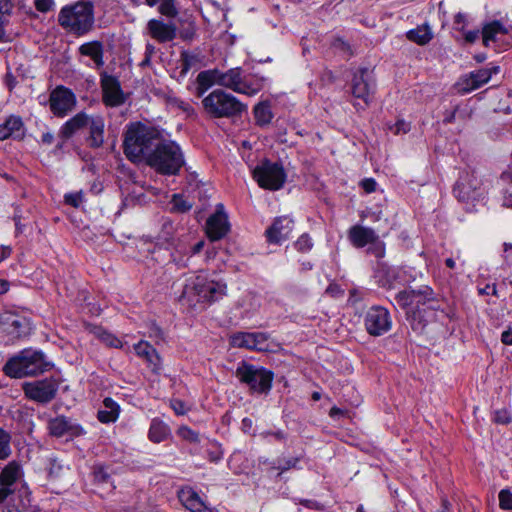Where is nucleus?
I'll use <instances>...</instances> for the list:
<instances>
[{
  "mask_svg": "<svg viewBox=\"0 0 512 512\" xmlns=\"http://www.w3.org/2000/svg\"><path fill=\"white\" fill-rule=\"evenodd\" d=\"M171 434L169 426L160 419H153L148 431V438L153 443L165 441Z\"/></svg>",
  "mask_w": 512,
  "mask_h": 512,
  "instance_id": "nucleus-35",
  "label": "nucleus"
},
{
  "mask_svg": "<svg viewBox=\"0 0 512 512\" xmlns=\"http://www.w3.org/2000/svg\"><path fill=\"white\" fill-rule=\"evenodd\" d=\"M147 34L158 43L173 41L177 36V26L174 22H164L162 19H150L146 25Z\"/></svg>",
  "mask_w": 512,
  "mask_h": 512,
  "instance_id": "nucleus-19",
  "label": "nucleus"
},
{
  "mask_svg": "<svg viewBox=\"0 0 512 512\" xmlns=\"http://www.w3.org/2000/svg\"><path fill=\"white\" fill-rule=\"evenodd\" d=\"M53 141H54V136H53V134H52V133H50V132L44 133V134L42 135V137H41V142H42L43 144L50 145V144H52V143H53Z\"/></svg>",
  "mask_w": 512,
  "mask_h": 512,
  "instance_id": "nucleus-63",
  "label": "nucleus"
},
{
  "mask_svg": "<svg viewBox=\"0 0 512 512\" xmlns=\"http://www.w3.org/2000/svg\"><path fill=\"white\" fill-rule=\"evenodd\" d=\"M89 137L88 144L92 148H99L104 143V119L101 116H91L88 125Z\"/></svg>",
  "mask_w": 512,
  "mask_h": 512,
  "instance_id": "nucleus-27",
  "label": "nucleus"
},
{
  "mask_svg": "<svg viewBox=\"0 0 512 512\" xmlns=\"http://www.w3.org/2000/svg\"><path fill=\"white\" fill-rule=\"evenodd\" d=\"M94 480L98 483H109L111 475L108 472L107 467L103 465H96L93 468Z\"/></svg>",
  "mask_w": 512,
  "mask_h": 512,
  "instance_id": "nucleus-47",
  "label": "nucleus"
},
{
  "mask_svg": "<svg viewBox=\"0 0 512 512\" xmlns=\"http://www.w3.org/2000/svg\"><path fill=\"white\" fill-rule=\"evenodd\" d=\"M367 253L372 254L376 258H383L385 256V243L377 238L373 240L367 249Z\"/></svg>",
  "mask_w": 512,
  "mask_h": 512,
  "instance_id": "nucleus-44",
  "label": "nucleus"
},
{
  "mask_svg": "<svg viewBox=\"0 0 512 512\" xmlns=\"http://www.w3.org/2000/svg\"><path fill=\"white\" fill-rule=\"evenodd\" d=\"M195 25L193 22H189L187 27H184L181 32L180 36L183 40H192L195 36Z\"/></svg>",
  "mask_w": 512,
  "mask_h": 512,
  "instance_id": "nucleus-53",
  "label": "nucleus"
},
{
  "mask_svg": "<svg viewBox=\"0 0 512 512\" xmlns=\"http://www.w3.org/2000/svg\"><path fill=\"white\" fill-rule=\"evenodd\" d=\"M299 503L309 509L321 510L323 508V506L315 500L301 499Z\"/></svg>",
  "mask_w": 512,
  "mask_h": 512,
  "instance_id": "nucleus-61",
  "label": "nucleus"
},
{
  "mask_svg": "<svg viewBox=\"0 0 512 512\" xmlns=\"http://www.w3.org/2000/svg\"><path fill=\"white\" fill-rule=\"evenodd\" d=\"M499 506L503 510H512V492L508 489H502L499 492Z\"/></svg>",
  "mask_w": 512,
  "mask_h": 512,
  "instance_id": "nucleus-49",
  "label": "nucleus"
},
{
  "mask_svg": "<svg viewBox=\"0 0 512 512\" xmlns=\"http://www.w3.org/2000/svg\"><path fill=\"white\" fill-rule=\"evenodd\" d=\"M59 385L53 378H45L23 384L24 395L37 403L51 402L58 392Z\"/></svg>",
  "mask_w": 512,
  "mask_h": 512,
  "instance_id": "nucleus-12",
  "label": "nucleus"
},
{
  "mask_svg": "<svg viewBox=\"0 0 512 512\" xmlns=\"http://www.w3.org/2000/svg\"><path fill=\"white\" fill-rule=\"evenodd\" d=\"M50 363L44 353L32 348L23 349L12 356L4 365V373L11 378L36 376L47 371Z\"/></svg>",
  "mask_w": 512,
  "mask_h": 512,
  "instance_id": "nucleus-5",
  "label": "nucleus"
},
{
  "mask_svg": "<svg viewBox=\"0 0 512 512\" xmlns=\"http://www.w3.org/2000/svg\"><path fill=\"white\" fill-rule=\"evenodd\" d=\"M171 408L177 415H184L187 411L184 402L178 399L171 401Z\"/></svg>",
  "mask_w": 512,
  "mask_h": 512,
  "instance_id": "nucleus-59",
  "label": "nucleus"
},
{
  "mask_svg": "<svg viewBox=\"0 0 512 512\" xmlns=\"http://www.w3.org/2000/svg\"><path fill=\"white\" fill-rule=\"evenodd\" d=\"M499 72L498 66H492L490 68L485 67L470 73L469 77L463 81L462 90L464 92H470L478 89L482 85L486 84L492 77V74Z\"/></svg>",
  "mask_w": 512,
  "mask_h": 512,
  "instance_id": "nucleus-24",
  "label": "nucleus"
},
{
  "mask_svg": "<svg viewBox=\"0 0 512 512\" xmlns=\"http://www.w3.org/2000/svg\"><path fill=\"white\" fill-rule=\"evenodd\" d=\"M435 300L436 295L433 289L429 286H421L418 289L402 290L395 295L397 305L406 311Z\"/></svg>",
  "mask_w": 512,
  "mask_h": 512,
  "instance_id": "nucleus-13",
  "label": "nucleus"
},
{
  "mask_svg": "<svg viewBox=\"0 0 512 512\" xmlns=\"http://www.w3.org/2000/svg\"><path fill=\"white\" fill-rule=\"evenodd\" d=\"M102 101L108 107H119L126 101V96L117 77L107 73L101 74Z\"/></svg>",
  "mask_w": 512,
  "mask_h": 512,
  "instance_id": "nucleus-15",
  "label": "nucleus"
},
{
  "mask_svg": "<svg viewBox=\"0 0 512 512\" xmlns=\"http://www.w3.org/2000/svg\"><path fill=\"white\" fill-rule=\"evenodd\" d=\"M47 427L49 434L57 438L63 436L79 437L85 434L84 428L79 423L64 415L49 419Z\"/></svg>",
  "mask_w": 512,
  "mask_h": 512,
  "instance_id": "nucleus-17",
  "label": "nucleus"
},
{
  "mask_svg": "<svg viewBox=\"0 0 512 512\" xmlns=\"http://www.w3.org/2000/svg\"><path fill=\"white\" fill-rule=\"evenodd\" d=\"M252 340L254 342V350L266 351L268 350V335L263 332H252Z\"/></svg>",
  "mask_w": 512,
  "mask_h": 512,
  "instance_id": "nucleus-46",
  "label": "nucleus"
},
{
  "mask_svg": "<svg viewBox=\"0 0 512 512\" xmlns=\"http://www.w3.org/2000/svg\"><path fill=\"white\" fill-rule=\"evenodd\" d=\"M260 437L264 440H267L268 437H273L276 441L283 442L286 440V434L282 430H276V431H262L260 434Z\"/></svg>",
  "mask_w": 512,
  "mask_h": 512,
  "instance_id": "nucleus-52",
  "label": "nucleus"
},
{
  "mask_svg": "<svg viewBox=\"0 0 512 512\" xmlns=\"http://www.w3.org/2000/svg\"><path fill=\"white\" fill-rule=\"evenodd\" d=\"M361 187L366 193H372L376 190L377 182L373 178H366L361 181Z\"/></svg>",
  "mask_w": 512,
  "mask_h": 512,
  "instance_id": "nucleus-58",
  "label": "nucleus"
},
{
  "mask_svg": "<svg viewBox=\"0 0 512 512\" xmlns=\"http://www.w3.org/2000/svg\"><path fill=\"white\" fill-rule=\"evenodd\" d=\"M34 2L36 9L42 13L50 11L54 6L53 0H34Z\"/></svg>",
  "mask_w": 512,
  "mask_h": 512,
  "instance_id": "nucleus-55",
  "label": "nucleus"
},
{
  "mask_svg": "<svg viewBox=\"0 0 512 512\" xmlns=\"http://www.w3.org/2000/svg\"><path fill=\"white\" fill-rule=\"evenodd\" d=\"M184 163L180 146L162 136L146 164L162 175H176Z\"/></svg>",
  "mask_w": 512,
  "mask_h": 512,
  "instance_id": "nucleus-4",
  "label": "nucleus"
},
{
  "mask_svg": "<svg viewBox=\"0 0 512 512\" xmlns=\"http://www.w3.org/2000/svg\"><path fill=\"white\" fill-rule=\"evenodd\" d=\"M502 205L506 208H512V194L505 193Z\"/></svg>",
  "mask_w": 512,
  "mask_h": 512,
  "instance_id": "nucleus-64",
  "label": "nucleus"
},
{
  "mask_svg": "<svg viewBox=\"0 0 512 512\" xmlns=\"http://www.w3.org/2000/svg\"><path fill=\"white\" fill-rule=\"evenodd\" d=\"M192 203L182 194H174L171 200V210L178 213L188 212L192 208Z\"/></svg>",
  "mask_w": 512,
  "mask_h": 512,
  "instance_id": "nucleus-42",
  "label": "nucleus"
},
{
  "mask_svg": "<svg viewBox=\"0 0 512 512\" xmlns=\"http://www.w3.org/2000/svg\"><path fill=\"white\" fill-rule=\"evenodd\" d=\"M177 434L179 437H181L183 440H186L190 443H199L200 437L198 432L192 430L191 428L187 426H181L177 430Z\"/></svg>",
  "mask_w": 512,
  "mask_h": 512,
  "instance_id": "nucleus-45",
  "label": "nucleus"
},
{
  "mask_svg": "<svg viewBox=\"0 0 512 512\" xmlns=\"http://www.w3.org/2000/svg\"><path fill=\"white\" fill-rule=\"evenodd\" d=\"M179 500L191 512H208L200 496L192 488H183L178 493Z\"/></svg>",
  "mask_w": 512,
  "mask_h": 512,
  "instance_id": "nucleus-28",
  "label": "nucleus"
},
{
  "mask_svg": "<svg viewBox=\"0 0 512 512\" xmlns=\"http://www.w3.org/2000/svg\"><path fill=\"white\" fill-rule=\"evenodd\" d=\"M408 40L418 44L426 45L433 38L430 27L426 24L417 26L415 29H411L406 33Z\"/></svg>",
  "mask_w": 512,
  "mask_h": 512,
  "instance_id": "nucleus-36",
  "label": "nucleus"
},
{
  "mask_svg": "<svg viewBox=\"0 0 512 512\" xmlns=\"http://www.w3.org/2000/svg\"><path fill=\"white\" fill-rule=\"evenodd\" d=\"M253 178L261 188L276 191L283 187L286 173L281 163L265 159L253 170Z\"/></svg>",
  "mask_w": 512,
  "mask_h": 512,
  "instance_id": "nucleus-10",
  "label": "nucleus"
},
{
  "mask_svg": "<svg viewBox=\"0 0 512 512\" xmlns=\"http://www.w3.org/2000/svg\"><path fill=\"white\" fill-rule=\"evenodd\" d=\"M229 230L227 215L223 212V205H218L216 212L206 222V233L215 241L223 238Z\"/></svg>",
  "mask_w": 512,
  "mask_h": 512,
  "instance_id": "nucleus-22",
  "label": "nucleus"
},
{
  "mask_svg": "<svg viewBox=\"0 0 512 512\" xmlns=\"http://www.w3.org/2000/svg\"><path fill=\"white\" fill-rule=\"evenodd\" d=\"M62 470H63V466L56 459L50 460V464H49V468H48V473L50 476L58 477L61 474Z\"/></svg>",
  "mask_w": 512,
  "mask_h": 512,
  "instance_id": "nucleus-56",
  "label": "nucleus"
},
{
  "mask_svg": "<svg viewBox=\"0 0 512 512\" xmlns=\"http://www.w3.org/2000/svg\"><path fill=\"white\" fill-rule=\"evenodd\" d=\"M494 420L499 424H508L511 422V416L507 410H498L495 412Z\"/></svg>",
  "mask_w": 512,
  "mask_h": 512,
  "instance_id": "nucleus-57",
  "label": "nucleus"
},
{
  "mask_svg": "<svg viewBox=\"0 0 512 512\" xmlns=\"http://www.w3.org/2000/svg\"><path fill=\"white\" fill-rule=\"evenodd\" d=\"M348 238L356 248H363L377 238L374 229L361 225H354L348 231Z\"/></svg>",
  "mask_w": 512,
  "mask_h": 512,
  "instance_id": "nucleus-26",
  "label": "nucleus"
},
{
  "mask_svg": "<svg viewBox=\"0 0 512 512\" xmlns=\"http://www.w3.org/2000/svg\"><path fill=\"white\" fill-rule=\"evenodd\" d=\"M501 340L506 345H512V329L504 331L501 335Z\"/></svg>",
  "mask_w": 512,
  "mask_h": 512,
  "instance_id": "nucleus-62",
  "label": "nucleus"
},
{
  "mask_svg": "<svg viewBox=\"0 0 512 512\" xmlns=\"http://www.w3.org/2000/svg\"><path fill=\"white\" fill-rule=\"evenodd\" d=\"M23 128L22 119L19 116H10L0 125V140H6L9 137H19Z\"/></svg>",
  "mask_w": 512,
  "mask_h": 512,
  "instance_id": "nucleus-33",
  "label": "nucleus"
},
{
  "mask_svg": "<svg viewBox=\"0 0 512 512\" xmlns=\"http://www.w3.org/2000/svg\"><path fill=\"white\" fill-rule=\"evenodd\" d=\"M205 113L211 118H233L247 110V105L223 89H215L202 100Z\"/></svg>",
  "mask_w": 512,
  "mask_h": 512,
  "instance_id": "nucleus-6",
  "label": "nucleus"
},
{
  "mask_svg": "<svg viewBox=\"0 0 512 512\" xmlns=\"http://www.w3.org/2000/svg\"><path fill=\"white\" fill-rule=\"evenodd\" d=\"M78 50L81 55L91 58L96 68H101L104 66V47L102 42H86L82 44Z\"/></svg>",
  "mask_w": 512,
  "mask_h": 512,
  "instance_id": "nucleus-29",
  "label": "nucleus"
},
{
  "mask_svg": "<svg viewBox=\"0 0 512 512\" xmlns=\"http://www.w3.org/2000/svg\"><path fill=\"white\" fill-rule=\"evenodd\" d=\"M196 57L194 55H191L187 52H183L181 54V61H182V69L183 71H188L191 69L193 63L195 62Z\"/></svg>",
  "mask_w": 512,
  "mask_h": 512,
  "instance_id": "nucleus-54",
  "label": "nucleus"
},
{
  "mask_svg": "<svg viewBox=\"0 0 512 512\" xmlns=\"http://www.w3.org/2000/svg\"><path fill=\"white\" fill-rule=\"evenodd\" d=\"M295 248L302 253L309 252L313 247V242L308 234H302L295 242Z\"/></svg>",
  "mask_w": 512,
  "mask_h": 512,
  "instance_id": "nucleus-48",
  "label": "nucleus"
},
{
  "mask_svg": "<svg viewBox=\"0 0 512 512\" xmlns=\"http://www.w3.org/2000/svg\"><path fill=\"white\" fill-rule=\"evenodd\" d=\"M294 221L288 216L275 218L273 224L266 230L269 243L280 244L287 240L293 230Z\"/></svg>",
  "mask_w": 512,
  "mask_h": 512,
  "instance_id": "nucleus-21",
  "label": "nucleus"
},
{
  "mask_svg": "<svg viewBox=\"0 0 512 512\" xmlns=\"http://www.w3.org/2000/svg\"><path fill=\"white\" fill-rule=\"evenodd\" d=\"M352 94L368 105L376 91V82L373 71L368 68H359L353 74L351 84Z\"/></svg>",
  "mask_w": 512,
  "mask_h": 512,
  "instance_id": "nucleus-14",
  "label": "nucleus"
},
{
  "mask_svg": "<svg viewBox=\"0 0 512 512\" xmlns=\"http://www.w3.org/2000/svg\"><path fill=\"white\" fill-rule=\"evenodd\" d=\"M219 69L201 71L196 78L197 96L202 97L213 85H218Z\"/></svg>",
  "mask_w": 512,
  "mask_h": 512,
  "instance_id": "nucleus-31",
  "label": "nucleus"
},
{
  "mask_svg": "<svg viewBox=\"0 0 512 512\" xmlns=\"http://www.w3.org/2000/svg\"><path fill=\"white\" fill-rule=\"evenodd\" d=\"M58 23L68 33L78 37L90 33L95 25L94 2L78 0L63 6L58 13Z\"/></svg>",
  "mask_w": 512,
  "mask_h": 512,
  "instance_id": "nucleus-2",
  "label": "nucleus"
},
{
  "mask_svg": "<svg viewBox=\"0 0 512 512\" xmlns=\"http://www.w3.org/2000/svg\"><path fill=\"white\" fill-rule=\"evenodd\" d=\"M120 413V406L110 397H106L103 400V409H100L97 413V419L101 423H113L115 422Z\"/></svg>",
  "mask_w": 512,
  "mask_h": 512,
  "instance_id": "nucleus-32",
  "label": "nucleus"
},
{
  "mask_svg": "<svg viewBox=\"0 0 512 512\" xmlns=\"http://www.w3.org/2000/svg\"><path fill=\"white\" fill-rule=\"evenodd\" d=\"M256 124L259 126L268 125L273 118L270 104L268 102L258 103L253 110Z\"/></svg>",
  "mask_w": 512,
  "mask_h": 512,
  "instance_id": "nucleus-37",
  "label": "nucleus"
},
{
  "mask_svg": "<svg viewBox=\"0 0 512 512\" xmlns=\"http://www.w3.org/2000/svg\"><path fill=\"white\" fill-rule=\"evenodd\" d=\"M91 332L104 344L113 348H120L122 346V342L115 335L110 332L104 330L102 327H93Z\"/></svg>",
  "mask_w": 512,
  "mask_h": 512,
  "instance_id": "nucleus-39",
  "label": "nucleus"
},
{
  "mask_svg": "<svg viewBox=\"0 0 512 512\" xmlns=\"http://www.w3.org/2000/svg\"><path fill=\"white\" fill-rule=\"evenodd\" d=\"M64 199L66 204L78 208L82 204L84 196L82 191H79L65 194Z\"/></svg>",
  "mask_w": 512,
  "mask_h": 512,
  "instance_id": "nucleus-50",
  "label": "nucleus"
},
{
  "mask_svg": "<svg viewBox=\"0 0 512 512\" xmlns=\"http://www.w3.org/2000/svg\"><path fill=\"white\" fill-rule=\"evenodd\" d=\"M364 326L371 336H382L392 328V318L389 310L383 306L370 307L364 316Z\"/></svg>",
  "mask_w": 512,
  "mask_h": 512,
  "instance_id": "nucleus-11",
  "label": "nucleus"
},
{
  "mask_svg": "<svg viewBox=\"0 0 512 512\" xmlns=\"http://www.w3.org/2000/svg\"><path fill=\"white\" fill-rule=\"evenodd\" d=\"M134 351L138 357L146 361L147 366L153 373H160L162 369L161 357L149 342L144 340L139 341L134 344Z\"/></svg>",
  "mask_w": 512,
  "mask_h": 512,
  "instance_id": "nucleus-23",
  "label": "nucleus"
},
{
  "mask_svg": "<svg viewBox=\"0 0 512 512\" xmlns=\"http://www.w3.org/2000/svg\"><path fill=\"white\" fill-rule=\"evenodd\" d=\"M159 129L140 122L131 124L125 132L123 149L126 157L133 161L147 163L157 143L162 137Z\"/></svg>",
  "mask_w": 512,
  "mask_h": 512,
  "instance_id": "nucleus-1",
  "label": "nucleus"
},
{
  "mask_svg": "<svg viewBox=\"0 0 512 512\" xmlns=\"http://www.w3.org/2000/svg\"><path fill=\"white\" fill-rule=\"evenodd\" d=\"M410 129V126L408 123H406L404 120H399L395 123L394 127H391V130L395 133V134H399V133H406L407 131H409Z\"/></svg>",
  "mask_w": 512,
  "mask_h": 512,
  "instance_id": "nucleus-60",
  "label": "nucleus"
},
{
  "mask_svg": "<svg viewBox=\"0 0 512 512\" xmlns=\"http://www.w3.org/2000/svg\"><path fill=\"white\" fill-rule=\"evenodd\" d=\"M508 33L507 28L500 21H492L483 27V44L489 46L490 42H496L499 40V36Z\"/></svg>",
  "mask_w": 512,
  "mask_h": 512,
  "instance_id": "nucleus-34",
  "label": "nucleus"
},
{
  "mask_svg": "<svg viewBox=\"0 0 512 512\" xmlns=\"http://www.w3.org/2000/svg\"><path fill=\"white\" fill-rule=\"evenodd\" d=\"M22 476L21 465L16 461L9 462L0 472V503H3L15 492L17 481Z\"/></svg>",
  "mask_w": 512,
  "mask_h": 512,
  "instance_id": "nucleus-18",
  "label": "nucleus"
},
{
  "mask_svg": "<svg viewBox=\"0 0 512 512\" xmlns=\"http://www.w3.org/2000/svg\"><path fill=\"white\" fill-rule=\"evenodd\" d=\"M226 284L209 279L206 275H193L186 279L180 296L189 306L198 303H212L226 294Z\"/></svg>",
  "mask_w": 512,
  "mask_h": 512,
  "instance_id": "nucleus-3",
  "label": "nucleus"
},
{
  "mask_svg": "<svg viewBox=\"0 0 512 512\" xmlns=\"http://www.w3.org/2000/svg\"><path fill=\"white\" fill-rule=\"evenodd\" d=\"M175 0H145L146 4L150 7L155 6L157 3L159 5V12L166 17L174 18L178 14V10L174 4Z\"/></svg>",
  "mask_w": 512,
  "mask_h": 512,
  "instance_id": "nucleus-40",
  "label": "nucleus"
},
{
  "mask_svg": "<svg viewBox=\"0 0 512 512\" xmlns=\"http://www.w3.org/2000/svg\"><path fill=\"white\" fill-rule=\"evenodd\" d=\"M300 462V457H290L287 459L279 458L277 460V464H274V466L271 467V469L278 470V475H281L282 473L290 470L298 468V464Z\"/></svg>",
  "mask_w": 512,
  "mask_h": 512,
  "instance_id": "nucleus-43",
  "label": "nucleus"
},
{
  "mask_svg": "<svg viewBox=\"0 0 512 512\" xmlns=\"http://www.w3.org/2000/svg\"><path fill=\"white\" fill-rule=\"evenodd\" d=\"M90 118L91 116H88L84 112L77 113L74 117L63 124L60 129V135L65 139L70 138L74 133L86 127Z\"/></svg>",
  "mask_w": 512,
  "mask_h": 512,
  "instance_id": "nucleus-30",
  "label": "nucleus"
},
{
  "mask_svg": "<svg viewBox=\"0 0 512 512\" xmlns=\"http://www.w3.org/2000/svg\"><path fill=\"white\" fill-rule=\"evenodd\" d=\"M265 78L245 75L242 68L235 67L227 71L219 70L218 85L236 93L254 96L264 87Z\"/></svg>",
  "mask_w": 512,
  "mask_h": 512,
  "instance_id": "nucleus-7",
  "label": "nucleus"
},
{
  "mask_svg": "<svg viewBox=\"0 0 512 512\" xmlns=\"http://www.w3.org/2000/svg\"><path fill=\"white\" fill-rule=\"evenodd\" d=\"M236 376L240 382L248 385L252 391L257 393L269 392L274 378L272 371L246 362L237 367Z\"/></svg>",
  "mask_w": 512,
  "mask_h": 512,
  "instance_id": "nucleus-9",
  "label": "nucleus"
},
{
  "mask_svg": "<svg viewBox=\"0 0 512 512\" xmlns=\"http://www.w3.org/2000/svg\"><path fill=\"white\" fill-rule=\"evenodd\" d=\"M0 322L6 331L13 338L26 337L31 332L30 321L23 316L6 312L0 316Z\"/></svg>",
  "mask_w": 512,
  "mask_h": 512,
  "instance_id": "nucleus-20",
  "label": "nucleus"
},
{
  "mask_svg": "<svg viewBox=\"0 0 512 512\" xmlns=\"http://www.w3.org/2000/svg\"><path fill=\"white\" fill-rule=\"evenodd\" d=\"M252 332H237L231 335L230 345L237 348H246L254 350V342Z\"/></svg>",
  "mask_w": 512,
  "mask_h": 512,
  "instance_id": "nucleus-38",
  "label": "nucleus"
},
{
  "mask_svg": "<svg viewBox=\"0 0 512 512\" xmlns=\"http://www.w3.org/2000/svg\"><path fill=\"white\" fill-rule=\"evenodd\" d=\"M12 5H8L7 2L4 3V5H0V42L5 41V30H4V21H5V15L10 12Z\"/></svg>",
  "mask_w": 512,
  "mask_h": 512,
  "instance_id": "nucleus-51",
  "label": "nucleus"
},
{
  "mask_svg": "<svg viewBox=\"0 0 512 512\" xmlns=\"http://www.w3.org/2000/svg\"><path fill=\"white\" fill-rule=\"evenodd\" d=\"M76 105L75 94L68 88L57 86L49 97L51 112L57 117H64L71 112Z\"/></svg>",
  "mask_w": 512,
  "mask_h": 512,
  "instance_id": "nucleus-16",
  "label": "nucleus"
},
{
  "mask_svg": "<svg viewBox=\"0 0 512 512\" xmlns=\"http://www.w3.org/2000/svg\"><path fill=\"white\" fill-rule=\"evenodd\" d=\"M486 192L484 181L474 168L464 169L453 188L455 197L464 203L479 201L484 198Z\"/></svg>",
  "mask_w": 512,
  "mask_h": 512,
  "instance_id": "nucleus-8",
  "label": "nucleus"
},
{
  "mask_svg": "<svg viewBox=\"0 0 512 512\" xmlns=\"http://www.w3.org/2000/svg\"><path fill=\"white\" fill-rule=\"evenodd\" d=\"M11 443V433L0 427V461L8 459L12 455Z\"/></svg>",
  "mask_w": 512,
  "mask_h": 512,
  "instance_id": "nucleus-41",
  "label": "nucleus"
},
{
  "mask_svg": "<svg viewBox=\"0 0 512 512\" xmlns=\"http://www.w3.org/2000/svg\"><path fill=\"white\" fill-rule=\"evenodd\" d=\"M11 497L9 512H39V507L33 502L31 492L26 488L20 489Z\"/></svg>",
  "mask_w": 512,
  "mask_h": 512,
  "instance_id": "nucleus-25",
  "label": "nucleus"
}]
</instances>
